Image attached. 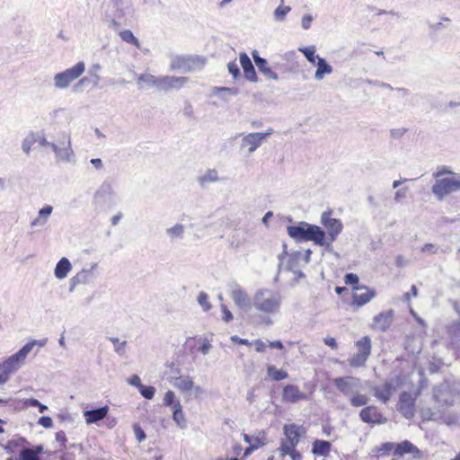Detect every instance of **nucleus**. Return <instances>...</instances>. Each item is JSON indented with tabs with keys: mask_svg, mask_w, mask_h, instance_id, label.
Instances as JSON below:
<instances>
[{
	"mask_svg": "<svg viewBox=\"0 0 460 460\" xmlns=\"http://www.w3.org/2000/svg\"><path fill=\"white\" fill-rule=\"evenodd\" d=\"M398 386V378L394 380H387L384 385L373 387L374 395L377 400L385 403L389 401L391 396L396 392Z\"/></svg>",
	"mask_w": 460,
	"mask_h": 460,
	"instance_id": "a211bd4d",
	"label": "nucleus"
},
{
	"mask_svg": "<svg viewBox=\"0 0 460 460\" xmlns=\"http://www.w3.org/2000/svg\"><path fill=\"white\" fill-rule=\"evenodd\" d=\"M308 396L300 391V389L294 385H287L283 388L282 401L286 402L296 403L299 401L306 400Z\"/></svg>",
	"mask_w": 460,
	"mask_h": 460,
	"instance_id": "412c9836",
	"label": "nucleus"
},
{
	"mask_svg": "<svg viewBox=\"0 0 460 460\" xmlns=\"http://www.w3.org/2000/svg\"><path fill=\"white\" fill-rule=\"evenodd\" d=\"M272 128H268L263 132L241 133L239 142V152L244 156H248L257 151L273 134Z\"/></svg>",
	"mask_w": 460,
	"mask_h": 460,
	"instance_id": "423d86ee",
	"label": "nucleus"
},
{
	"mask_svg": "<svg viewBox=\"0 0 460 460\" xmlns=\"http://www.w3.org/2000/svg\"><path fill=\"white\" fill-rule=\"evenodd\" d=\"M109 411L108 406H103L95 410H89L84 411V417L85 422L89 424L96 423L102 420H103Z\"/></svg>",
	"mask_w": 460,
	"mask_h": 460,
	"instance_id": "cd10ccee",
	"label": "nucleus"
},
{
	"mask_svg": "<svg viewBox=\"0 0 460 460\" xmlns=\"http://www.w3.org/2000/svg\"><path fill=\"white\" fill-rule=\"evenodd\" d=\"M268 376L275 381H280L288 377V373L282 369H278L275 366L267 367Z\"/></svg>",
	"mask_w": 460,
	"mask_h": 460,
	"instance_id": "a19ab883",
	"label": "nucleus"
},
{
	"mask_svg": "<svg viewBox=\"0 0 460 460\" xmlns=\"http://www.w3.org/2000/svg\"><path fill=\"white\" fill-rule=\"evenodd\" d=\"M239 61L243 70L245 78L251 82H257L258 77L249 56L245 52L240 53Z\"/></svg>",
	"mask_w": 460,
	"mask_h": 460,
	"instance_id": "b1692460",
	"label": "nucleus"
},
{
	"mask_svg": "<svg viewBox=\"0 0 460 460\" xmlns=\"http://www.w3.org/2000/svg\"><path fill=\"white\" fill-rule=\"evenodd\" d=\"M444 22H450L451 19L449 17H446V16L442 17L440 22H438L431 26L432 29L435 31H439L441 29H445L446 25L444 24Z\"/></svg>",
	"mask_w": 460,
	"mask_h": 460,
	"instance_id": "0e129e2a",
	"label": "nucleus"
},
{
	"mask_svg": "<svg viewBox=\"0 0 460 460\" xmlns=\"http://www.w3.org/2000/svg\"><path fill=\"white\" fill-rule=\"evenodd\" d=\"M119 37L121 40L127 43L132 44L136 46L137 48L140 47V42L137 40V37L133 34V32L130 30H123L119 32Z\"/></svg>",
	"mask_w": 460,
	"mask_h": 460,
	"instance_id": "37998d69",
	"label": "nucleus"
},
{
	"mask_svg": "<svg viewBox=\"0 0 460 460\" xmlns=\"http://www.w3.org/2000/svg\"><path fill=\"white\" fill-rule=\"evenodd\" d=\"M197 301L204 312H208L212 308V305L208 300V296L204 291H200L199 293Z\"/></svg>",
	"mask_w": 460,
	"mask_h": 460,
	"instance_id": "49530a36",
	"label": "nucleus"
},
{
	"mask_svg": "<svg viewBox=\"0 0 460 460\" xmlns=\"http://www.w3.org/2000/svg\"><path fill=\"white\" fill-rule=\"evenodd\" d=\"M349 396H350V403L354 407L364 406L368 402V397L365 394H360L358 393H356Z\"/></svg>",
	"mask_w": 460,
	"mask_h": 460,
	"instance_id": "de8ad7c7",
	"label": "nucleus"
},
{
	"mask_svg": "<svg viewBox=\"0 0 460 460\" xmlns=\"http://www.w3.org/2000/svg\"><path fill=\"white\" fill-rule=\"evenodd\" d=\"M93 203L101 208H111L118 204V195L113 184L104 181L93 194Z\"/></svg>",
	"mask_w": 460,
	"mask_h": 460,
	"instance_id": "1a4fd4ad",
	"label": "nucleus"
},
{
	"mask_svg": "<svg viewBox=\"0 0 460 460\" xmlns=\"http://www.w3.org/2000/svg\"><path fill=\"white\" fill-rule=\"evenodd\" d=\"M284 0L280 1V4L274 10L273 17L276 22H284L287 15L290 13L291 7L283 4Z\"/></svg>",
	"mask_w": 460,
	"mask_h": 460,
	"instance_id": "4c0bfd02",
	"label": "nucleus"
},
{
	"mask_svg": "<svg viewBox=\"0 0 460 460\" xmlns=\"http://www.w3.org/2000/svg\"><path fill=\"white\" fill-rule=\"evenodd\" d=\"M137 83L145 84L148 86L156 87L158 89L159 77H156L148 73H144L137 76Z\"/></svg>",
	"mask_w": 460,
	"mask_h": 460,
	"instance_id": "58836bf2",
	"label": "nucleus"
},
{
	"mask_svg": "<svg viewBox=\"0 0 460 460\" xmlns=\"http://www.w3.org/2000/svg\"><path fill=\"white\" fill-rule=\"evenodd\" d=\"M26 443V440L22 438L17 437L13 438L7 444V448L13 450L15 447H21L24 448V444Z\"/></svg>",
	"mask_w": 460,
	"mask_h": 460,
	"instance_id": "5fc2aeb1",
	"label": "nucleus"
},
{
	"mask_svg": "<svg viewBox=\"0 0 460 460\" xmlns=\"http://www.w3.org/2000/svg\"><path fill=\"white\" fill-rule=\"evenodd\" d=\"M360 419L368 424H384L387 419L383 416L380 411L375 406H368L360 411Z\"/></svg>",
	"mask_w": 460,
	"mask_h": 460,
	"instance_id": "aec40b11",
	"label": "nucleus"
},
{
	"mask_svg": "<svg viewBox=\"0 0 460 460\" xmlns=\"http://www.w3.org/2000/svg\"><path fill=\"white\" fill-rule=\"evenodd\" d=\"M256 66L259 71L268 79L278 80V74L271 69L265 58L258 59Z\"/></svg>",
	"mask_w": 460,
	"mask_h": 460,
	"instance_id": "c9c22d12",
	"label": "nucleus"
},
{
	"mask_svg": "<svg viewBox=\"0 0 460 460\" xmlns=\"http://www.w3.org/2000/svg\"><path fill=\"white\" fill-rule=\"evenodd\" d=\"M238 93V90L235 88L229 87H213L211 89V95L218 97L224 102H227L231 96H235Z\"/></svg>",
	"mask_w": 460,
	"mask_h": 460,
	"instance_id": "f704fd0d",
	"label": "nucleus"
},
{
	"mask_svg": "<svg viewBox=\"0 0 460 460\" xmlns=\"http://www.w3.org/2000/svg\"><path fill=\"white\" fill-rule=\"evenodd\" d=\"M186 232V227L181 223H176L173 226L165 229V234L171 242L183 239Z\"/></svg>",
	"mask_w": 460,
	"mask_h": 460,
	"instance_id": "2f4dec72",
	"label": "nucleus"
},
{
	"mask_svg": "<svg viewBox=\"0 0 460 460\" xmlns=\"http://www.w3.org/2000/svg\"><path fill=\"white\" fill-rule=\"evenodd\" d=\"M49 148L54 153L57 162L70 163L75 158L70 135L65 131L58 135L57 139L51 142Z\"/></svg>",
	"mask_w": 460,
	"mask_h": 460,
	"instance_id": "0eeeda50",
	"label": "nucleus"
},
{
	"mask_svg": "<svg viewBox=\"0 0 460 460\" xmlns=\"http://www.w3.org/2000/svg\"><path fill=\"white\" fill-rule=\"evenodd\" d=\"M288 235L297 242H314V244L324 245V231L318 226L300 222L287 229Z\"/></svg>",
	"mask_w": 460,
	"mask_h": 460,
	"instance_id": "39448f33",
	"label": "nucleus"
},
{
	"mask_svg": "<svg viewBox=\"0 0 460 460\" xmlns=\"http://www.w3.org/2000/svg\"><path fill=\"white\" fill-rule=\"evenodd\" d=\"M359 279L357 274L354 273H348L344 277V282L347 285H355L358 286Z\"/></svg>",
	"mask_w": 460,
	"mask_h": 460,
	"instance_id": "13d9d810",
	"label": "nucleus"
},
{
	"mask_svg": "<svg viewBox=\"0 0 460 460\" xmlns=\"http://www.w3.org/2000/svg\"><path fill=\"white\" fill-rule=\"evenodd\" d=\"M432 176L436 181L431 190L438 200H443L449 194L460 190V174L453 172L449 166H438Z\"/></svg>",
	"mask_w": 460,
	"mask_h": 460,
	"instance_id": "f03ea898",
	"label": "nucleus"
},
{
	"mask_svg": "<svg viewBox=\"0 0 460 460\" xmlns=\"http://www.w3.org/2000/svg\"><path fill=\"white\" fill-rule=\"evenodd\" d=\"M281 305V294L272 288H261L253 294L252 307L263 316L279 314Z\"/></svg>",
	"mask_w": 460,
	"mask_h": 460,
	"instance_id": "7ed1b4c3",
	"label": "nucleus"
},
{
	"mask_svg": "<svg viewBox=\"0 0 460 460\" xmlns=\"http://www.w3.org/2000/svg\"><path fill=\"white\" fill-rule=\"evenodd\" d=\"M314 17L312 14H305L301 19V26L304 30H309L312 26Z\"/></svg>",
	"mask_w": 460,
	"mask_h": 460,
	"instance_id": "4d7b16f0",
	"label": "nucleus"
},
{
	"mask_svg": "<svg viewBox=\"0 0 460 460\" xmlns=\"http://www.w3.org/2000/svg\"><path fill=\"white\" fill-rule=\"evenodd\" d=\"M72 263L66 257H62L54 268V276L57 279L62 280L67 278L72 270Z\"/></svg>",
	"mask_w": 460,
	"mask_h": 460,
	"instance_id": "bb28decb",
	"label": "nucleus"
},
{
	"mask_svg": "<svg viewBox=\"0 0 460 460\" xmlns=\"http://www.w3.org/2000/svg\"><path fill=\"white\" fill-rule=\"evenodd\" d=\"M447 335L448 346L454 349H460V322L448 326Z\"/></svg>",
	"mask_w": 460,
	"mask_h": 460,
	"instance_id": "c85d7f7f",
	"label": "nucleus"
},
{
	"mask_svg": "<svg viewBox=\"0 0 460 460\" xmlns=\"http://www.w3.org/2000/svg\"><path fill=\"white\" fill-rule=\"evenodd\" d=\"M84 63L83 61L77 62L72 67L54 75V86L59 90L67 89L74 81L78 79L84 74Z\"/></svg>",
	"mask_w": 460,
	"mask_h": 460,
	"instance_id": "9b49d317",
	"label": "nucleus"
},
{
	"mask_svg": "<svg viewBox=\"0 0 460 460\" xmlns=\"http://www.w3.org/2000/svg\"><path fill=\"white\" fill-rule=\"evenodd\" d=\"M36 144L35 139V132H31L28 134L22 142V149L26 154L29 155L32 146Z\"/></svg>",
	"mask_w": 460,
	"mask_h": 460,
	"instance_id": "a18cd8bd",
	"label": "nucleus"
},
{
	"mask_svg": "<svg viewBox=\"0 0 460 460\" xmlns=\"http://www.w3.org/2000/svg\"><path fill=\"white\" fill-rule=\"evenodd\" d=\"M321 223L328 232L327 235L324 233L325 243L323 246L330 247L342 231L343 225L341 220L331 217V214L329 212L323 213L321 217Z\"/></svg>",
	"mask_w": 460,
	"mask_h": 460,
	"instance_id": "4468645a",
	"label": "nucleus"
},
{
	"mask_svg": "<svg viewBox=\"0 0 460 460\" xmlns=\"http://www.w3.org/2000/svg\"><path fill=\"white\" fill-rule=\"evenodd\" d=\"M172 385L185 395L187 400L199 399L203 394V388L195 385L193 379L189 376H180L171 381Z\"/></svg>",
	"mask_w": 460,
	"mask_h": 460,
	"instance_id": "f8f14e48",
	"label": "nucleus"
},
{
	"mask_svg": "<svg viewBox=\"0 0 460 460\" xmlns=\"http://www.w3.org/2000/svg\"><path fill=\"white\" fill-rule=\"evenodd\" d=\"M134 434L138 442H142L146 438L144 430L138 425H134Z\"/></svg>",
	"mask_w": 460,
	"mask_h": 460,
	"instance_id": "e2e57ef3",
	"label": "nucleus"
},
{
	"mask_svg": "<svg viewBox=\"0 0 460 460\" xmlns=\"http://www.w3.org/2000/svg\"><path fill=\"white\" fill-rule=\"evenodd\" d=\"M48 339H31L13 354L0 362V385H5L11 376L25 366L30 353L37 347L36 354L40 348L46 346Z\"/></svg>",
	"mask_w": 460,
	"mask_h": 460,
	"instance_id": "f257e3e1",
	"label": "nucleus"
},
{
	"mask_svg": "<svg viewBox=\"0 0 460 460\" xmlns=\"http://www.w3.org/2000/svg\"><path fill=\"white\" fill-rule=\"evenodd\" d=\"M358 352L349 359V363L353 367H360L365 366L371 353V341L368 336H365L356 343Z\"/></svg>",
	"mask_w": 460,
	"mask_h": 460,
	"instance_id": "2eb2a0df",
	"label": "nucleus"
},
{
	"mask_svg": "<svg viewBox=\"0 0 460 460\" xmlns=\"http://www.w3.org/2000/svg\"><path fill=\"white\" fill-rule=\"evenodd\" d=\"M97 269V263H92L89 268H84L75 276H74L71 279V288L72 290L75 286L77 284H86L89 282L91 277L93 274V271Z\"/></svg>",
	"mask_w": 460,
	"mask_h": 460,
	"instance_id": "393cba45",
	"label": "nucleus"
},
{
	"mask_svg": "<svg viewBox=\"0 0 460 460\" xmlns=\"http://www.w3.org/2000/svg\"><path fill=\"white\" fill-rule=\"evenodd\" d=\"M243 440L249 444V447H252L253 448H260L266 444V438L264 436L262 437H252L247 434H243Z\"/></svg>",
	"mask_w": 460,
	"mask_h": 460,
	"instance_id": "79ce46f5",
	"label": "nucleus"
},
{
	"mask_svg": "<svg viewBox=\"0 0 460 460\" xmlns=\"http://www.w3.org/2000/svg\"><path fill=\"white\" fill-rule=\"evenodd\" d=\"M394 454L397 456H403L405 454H411L414 457H420V452L417 447L408 440L398 443L395 446Z\"/></svg>",
	"mask_w": 460,
	"mask_h": 460,
	"instance_id": "7c9ffc66",
	"label": "nucleus"
},
{
	"mask_svg": "<svg viewBox=\"0 0 460 460\" xmlns=\"http://www.w3.org/2000/svg\"><path fill=\"white\" fill-rule=\"evenodd\" d=\"M128 383L130 385L136 386L138 390H139V387H141V386L143 385H142V383H141V380H140L139 376H137V375L132 376L128 379Z\"/></svg>",
	"mask_w": 460,
	"mask_h": 460,
	"instance_id": "338daca9",
	"label": "nucleus"
},
{
	"mask_svg": "<svg viewBox=\"0 0 460 460\" xmlns=\"http://www.w3.org/2000/svg\"><path fill=\"white\" fill-rule=\"evenodd\" d=\"M23 405L26 407H37L40 405V401L34 398H27L23 400Z\"/></svg>",
	"mask_w": 460,
	"mask_h": 460,
	"instance_id": "774afa93",
	"label": "nucleus"
},
{
	"mask_svg": "<svg viewBox=\"0 0 460 460\" xmlns=\"http://www.w3.org/2000/svg\"><path fill=\"white\" fill-rule=\"evenodd\" d=\"M219 180L217 171L215 169L208 170L202 176L199 177V181L200 184L216 182Z\"/></svg>",
	"mask_w": 460,
	"mask_h": 460,
	"instance_id": "c03bdc74",
	"label": "nucleus"
},
{
	"mask_svg": "<svg viewBox=\"0 0 460 460\" xmlns=\"http://www.w3.org/2000/svg\"><path fill=\"white\" fill-rule=\"evenodd\" d=\"M331 443L325 440L316 439L313 443L312 453L314 456H327L331 451Z\"/></svg>",
	"mask_w": 460,
	"mask_h": 460,
	"instance_id": "473e14b6",
	"label": "nucleus"
},
{
	"mask_svg": "<svg viewBox=\"0 0 460 460\" xmlns=\"http://www.w3.org/2000/svg\"><path fill=\"white\" fill-rule=\"evenodd\" d=\"M164 405L171 406L172 409H173L175 408L176 403H181V402L176 399L175 394L169 390L164 394Z\"/></svg>",
	"mask_w": 460,
	"mask_h": 460,
	"instance_id": "09e8293b",
	"label": "nucleus"
},
{
	"mask_svg": "<svg viewBox=\"0 0 460 460\" xmlns=\"http://www.w3.org/2000/svg\"><path fill=\"white\" fill-rule=\"evenodd\" d=\"M189 81L188 77L184 76H159L158 90L172 91L181 88Z\"/></svg>",
	"mask_w": 460,
	"mask_h": 460,
	"instance_id": "6ab92c4d",
	"label": "nucleus"
},
{
	"mask_svg": "<svg viewBox=\"0 0 460 460\" xmlns=\"http://www.w3.org/2000/svg\"><path fill=\"white\" fill-rule=\"evenodd\" d=\"M298 51L303 53L306 60L314 66H316L319 59L323 58L322 57L316 54V47L314 45L299 47Z\"/></svg>",
	"mask_w": 460,
	"mask_h": 460,
	"instance_id": "72a5a7b5",
	"label": "nucleus"
},
{
	"mask_svg": "<svg viewBox=\"0 0 460 460\" xmlns=\"http://www.w3.org/2000/svg\"><path fill=\"white\" fill-rule=\"evenodd\" d=\"M315 66L316 70L314 72V78L317 82L323 81L325 76L333 73V67L323 58L319 59Z\"/></svg>",
	"mask_w": 460,
	"mask_h": 460,
	"instance_id": "c756f323",
	"label": "nucleus"
},
{
	"mask_svg": "<svg viewBox=\"0 0 460 460\" xmlns=\"http://www.w3.org/2000/svg\"><path fill=\"white\" fill-rule=\"evenodd\" d=\"M38 424L44 427L45 429H50L53 426V420L49 416H42L38 420Z\"/></svg>",
	"mask_w": 460,
	"mask_h": 460,
	"instance_id": "680f3d73",
	"label": "nucleus"
},
{
	"mask_svg": "<svg viewBox=\"0 0 460 460\" xmlns=\"http://www.w3.org/2000/svg\"><path fill=\"white\" fill-rule=\"evenodd\" d=\"M206 63L207 59L198 55L175 56L171 60L170 68L181 73L197 72L201 70Z\"/></svg>",
	"mask_w": 460,
	"mask_h": 460,
	"instance_id": "6e6552de",
	"label": "nucleus"
},
{
	"mask_svg": "<svg viewBox=\"0 0 460 460\" xmlns=\"http://www.w3.org/2000/svg\"><path fill=\"white\" fill-rule=\"evenodd\" d=\"M227 69L229 74L232 75L234 78H237L239 76L240 70L235 61L230 62L227 66Z\"/></svg>",
	"mask_w": 460,
	"mask_h": 460,
	"instance_id": "052dcab7",
	"label": "nucleus"
},
{
	"mask_svg": "<svg viewBox=\"0 0 460 460\" xmlns=\"http://www.w3.org/2000/svg\"><path fill=\"white\" fill-rule=\"evenodd\" d=\"M302 257L303 253L301 252L288 253L287 252V245L283 243V252L279 255V268L284 270L293 271L296 278H303L304 274L300 270Z\"/></svg>",
	"mask_w": 460,
	"mask_h": 460,
	"instance_id": "ddd939ff",
	"label": "nucleus"
},
{
	"mask_svg": "<svg viewBox=\"0 0 460 460\" xmlns=\"http://www.w3.org/2000/svg\"><path fill=\"white\" fill-rule=\"evenodd\" d=\"M408 188H402L398 190L394 194V200L400 202L402 199H405L407 195Z\"/></svg>",
	"mask_w": 460,
	"mask_h": 460,
	"instance_id": "69168bd1",
	"label": "nucleus"
},
{
	"mask_svg": "<svg viewBox=\"0 0 460 460\" xmlns=\"http://www.w3.org/2000/svg\"><path fill=\"white\" fill-rule=\"evenodd\" d=\"M42 451V447H37V450L22 448L20 453V460H40L39 453Z\"/></svg>",
	"mask_w": 460,
	"mask_h": 460,
	"instance_id": "ea45409f",
	"label": "nucleus"
},
{
	"mask_svg": "<svg viewBox=\"0 0 460 460\" xmlns=\"http://www.w3.org/2000/svg\"><path fill=\"white\" fill-rule=\"evenodd\" d=\"M138 391L144 398L148 400L153 399L155 394V388L154 386H146L144 385L139 387Z\"/></svg>",
	"mask_w": 460,
	"mask_h": 460,
	"instance_id": "603ef678",
	"label": "nucleus"
},
{
	"mask_svg": "<svg viewBox=\"0 0 460 460\" xmlns=\"http://www.w3.org/2000/svg\"><path fill=\"white\" fill-rule=\"evenodd\" d=\"M220 307L223 314L222 319L226 323L231 322L234 319L233 314L230 312V310L226 307V305L222 304Z\"/></svg>",
	"mask_w": 460,
	"mask_h": 460,
	"instance_id": "bf43d9fd",
	"label": "nucleus"
},
{
	"mask_svg": "<svg viewBox=\"0 0 460 460\" xmlns=\"http://www.w3.org/2000/svg\"><path fill=\"white\" fill-rule=\"evenodd\" d=\"M333 384L345 395H352L358 393L361 387L360 379L351 376L335 378L333 379Z\"/></svg>",
	"mask_w": 460,
	"mask_h": 460,
	"instance_id": "dca6fc26",
	"label": "nucleus"
},
{
	"mask_svg": "<svg viewBox=\"0 0 460 460\" xmlns=\"http://www.w3.org/2000/svg\"><path fill=\"white\" fill-rule=\"evenodd\" d=\"M399 411L406 419H411L414 415V398L409 393H402L399 399Z\"/></svg>",
	"mask_w": 460,
	"mask_h": 460,
	"instance_id": "5701e85b",
	"label": "nucleus"
},
{
	"mask_svg": "<svg viewBox=\"0 0 460 460\" xmlns=\"http://www.w3.org/2000/svg\"><path fill=\"white\" fill-rule=\"evenodd\" d=\"M114 345V349L119 354H123L125 350L126 341H120L118 338H110Z\"/></svg>",
	"mask_w": 460,
	"mask_h": 460,
	"instance_id": "6e6d98bb",
	"label": "nucleus"
},
{
	"mask_svg": "<svg viewBox=\"0 0 460 460\" xmlns=\"http://www.w3.org/2000/svg\"><path fill=\"white\" fill-rule=\"evenodd\" d=\"M394 320V312L387 310L381 312L373 318L371 327L375 330L385 332L391 326Z\"/></svg>",
	"mask_w": 460,
	"mask_h": 460,
	"instance_id": "4be33fe9",
	"label": "nucleus"
},
{
	"mask_svg": "<svg viewBox=\"0 0 460 460\" xmlns=\"http://www.w3.org/2000/svg\"><path fill=\"white\" fill-rule=\"evenodd\" d=\"M172 420L181 429H185L187 426L186 418L182 411L181 403H176L175 408L172 409Z\"/></svg>",
	"mask_w": 460,
	"mask_h": 460,
	"instance_id": "e433bc0d",
	"label": "nucleus"
},
{
	"mask_svg": "<svg viewBox=\"0 0 460 460\" xmlns=\"http://www.w3.org/2000/svg\"><path fill=\"white\" fill-rule=\"evenodd\" d=\"M35 139H36V143L41 146V147H44L46 149H48L51 144L52 141H49L47 139V137L45 136V134L43 132H36L35 133Z\"/></svg>",
	"mask_w": 460,
	"mask_h": 460,
	"instance_id": "3c124183",
	"label": "nucleus"
},
{
	"mask_svg": "<svg viewBox=\"0 0 460 460\" xmlns=\"http://www.w3.org/2000/svg\"><path fill=\"white\" fill-rule=\"evenodd\" d=\"M305 433V429L301 425L285 424L283 437L280 438V446L278 449L280 456H289L292 460H302V455L296 450V446Z\"/></svg>",
	"mask_w": 460,
	"mask_h": 460,
	"instance_id": "20e7f679",
	"label": "nucleus"
},
{
	"mask_svg": "<svg viewBox=\"0 0 460 460\" xmlns=\"http://www.w3.org/2000/svg\"><path fill=\"white\" fill-rule=\"evenodd\" d=\"M447 389V385H443L438 388L435 389L434 391V396L436 398L437 401L440 402H444V403H452L453 401L452 400H449L448 398L447 397H444L443 394H442V392L443 391H446Z\"/></svg>",
	"mask_w": 460,
	"mask_h": 460,
	"instance_id": "8fccbe9b",
	"label": "nucleus"
},
{
	"mask_svg": "<svg viewBox=\"0 0 460 460\" xmlns=\"http://www.w3.org/2000/svg\"><path fill=\"white\" fill-rule=\"evenodd\" d=\"M53 212V207L50 205H46L43 208H41L36 216L35 218H33L30 226L32 228L36 227H43L46 226V224L49 222V219Z\"/></svg>",
	"mask_w": 460,
	"mask_h": 460,
	"instance_id": "a878e982",
	"label": "nucleus"
},
{
	"mask_svg": "<svg viewBox=\"0 0 460 460\" xmlns=\"http://www.w3.org/2000/svg\"><path fill=\"white\" fill-rule=\"evenodd\" d=\"M199 351H200L203 355L208 354L212 349L210 341L208 338H202L199 341Z\"/></svg>",
	"mask_w": 460,
	"mask_h": 460,
	"instance_id": "864d4df0",
	"label": "nucleus"
},
{
	"mask_svg": "<svg viewBox=\"0 0 460 460\" xmlns=\"http://www.w3.org/2000/svg\"><path fill=\"white\" fill-rule=\"evenodd\" d=\"M376 292L373 288L366 286L353 287L351 305L356 308L362 307L369 303L375 296Z\"/></svg>",
	"mask_w": 460,
	"mask_h": 460,
	"instance_id": "f3484780",
	"label": "nucleus"
},
{
	"mask_svg": "<svg viewBox=\"0 0 460 460\" xmlns=\"http://www.w3.org/2000/svg\"><path fill=\"white\" fill-rule=\"evenodd\" d=\"M227 291L238 309L244 313L251 311L252 308V298H251L245 288L236 281H231L227 284Z\"/></svg>",
	"mask_w": 460,
	"mask_h": 460,
	"instance_id": "9d476101",
	"label": "nucleus"
}]
</instances>
